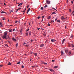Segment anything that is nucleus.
<instances>
[{"label":"nucleus","instance_id":"1","mask_svg":"<svg viewBox=\"0 0 74 74\" xmlns=\"http://www.w3.org/2000/svg\"><path fill=\"white\" fill-rule=\"evenodd\" d=\"M7 33L6 32H5L4 34V35L3 36L2 38H3V39H6V40H7V39H9V40H10L11 39L10 38V37H9V36H8V38L7 37Z\"/></svg>","mask_w":74,"mask_h":74},{"label":"nucleus","instance_id":"2","mask_svg":"<svg viewBox=\"0 0 74 74\" xmlns=\"http://www.w3.org/2000/svg\"><path fill=\"white\" fill-rule=\"evenodd\" d=\"M49 70H50V71H51V72H52V73H54V72H55V71H54V70L51 69H49Z\"/></svg>","mask_w":74,"mask_h":74},{"label":"nucleus","instance_id":"3","mask_svg":"<svg viewBox=\"0 0 74 74\" xmlns=\"http://www.w3.org/2000/svg\"><path fill=\"white\" fill-rule=\"evenodd\" d=\"M50 1L48 0H47V3L48 4H50Z\"/></svg>","mask_w":74,"mask_h":74},{"label":"nucleus","instance_id":"4","mask_svg":"<svg viewBox=\"0 0 74 74\" xmlns=\"http://www.w3.org/2000/svg\"><path fill=\"white\" fill-rule=\"evenodd\" d=\"M30 8H29L28 9V10H27V14H28L29 12V11H30Z\"/></svg>","mask_w":74,"mask_h":74},{"label":"nucleus","instance_id":"5","mask_svg":"<svg viewBox=\"0 0 74 74\" xmlns=\"http://www.w3.org/2000/svg\"><path fill=\"white\" fill-rule=\"evenodd\" d=\"M55 41V39H51V42H53L54 41Z\"/></svg>","mask_w":74,"mask_h":74},{"label":"nucleus","instance_id":"6","mask_svg":"<svg viewBox=\"0 0 74 74\" xmlns=\"http://www.w3.org/2000/svg\"><path fill=\"white\" fill-rule=\"evenodd\" d=\"M0 25L1 27H2V26H3V24H2V23L1 22H0Z\"/></svg>","mask_w":74,"mask_h":74},{"label":"nucleus","instance_id":"7","mask_svg":"<svg viewBox=\"0 0 74 74\" xmlns=\"http://www.w3.org/2000/svg\"><path fill=\"white\" fill-rule=\"evenodd\" d=\"M61 18L62 19H63V20L65 19V18H64V17L63 16H62L61 17Z\"/></svg>","mask_w":74,"mask_h":74},{"label":"nucleus","instance_id":"8","mask_svg":"<svg viewBox=\"0 0 74 74\" xmlns=\"http://www.w3.org/2000/svg\"><path fill=\"white\" fill-rule=\"evenodd\" d=\"M61 55H63V54H64V53H63V52L62 51H61Z\"/></svg>","mask_w":74,"mask_h":74},{"label":"nucleus","instance_id":"9","mask_svg":"<svg viewBox=\"0 0 74 74\" xmlns=\"http://www.w3.org/2000/svg\"><path fill=\"white\" fill-rule=\"evenodd\" d=\"M12 40H13V41H16V39H15L14 38H12Z\"/></svg>","mask_w":74,"mask_h":74},{"label":"nucleus","instance_id":"10","mask_svg":"<svg viewBox=\"0 0 74 74\" xmlns=\"http://www.w3.org/2000/svg\"><path fill=\"white\" fill-rule=\"evenodd\" d=\"M40 47H44V44H42L40 46Z\"/></svg>","mask_w":74,"mask_h":74},{"label":"nucleus","instance_id":"11","mask_svg":"<svg viewBox=\"0 0 74 74\" xmlns=\"http://www.w3.org/2000/svg\"><path fill=\"white\" fill-rule=\"evenodd\" d=\"M65 41V39H63V40H62V44H63V43H64V41Z\"/></svg>","mask_w":74,"mask_h":74},{"label":"nucleus","instance_id":"12","mask_svg":"<svg viewBox=\"0 0 74 74\" xmlns=\"http://www.w3.org/2000/svg\"><path fill=\"white\" fill-rule=\"evenodd\" d=\"M34 55H35V56H37V53H35Z\"/></svg>","mask_w":74,"mask_h":74},{"label":"nucleus","instance_id":"13","mask_svg":"<svg viewBox=\"0 0 74 74\" xmlns=\"http://www.w3.org/2000/svg\"><path fill=\"white\" fill-rule=\"evenodd\" d=\"M5 13H6V12L4 11H2L1 12V14H4Z\"/></svg>","mask_w":74,"mask_h":74},{"label":"nucleus","instance_id":"14","mask_svg":"<svg viewBox=\"0 0 74 74\" xmlns=\"http://www.w3.org/2000/svg\"><path fill=\"white\" fill-rule=\"evenodd\" d=\"M31 35H32V34H31V31H29V35L31 36Z\"/></svg>","mask_w":74,"mask_h":74},{"label":"nucleus","instance_id":"15","mask_svg":"<svg viewBox=\"0 0 74 74\" xmlns=\"http://www.w3.org/2000/svg\"><path fill=\"white\" fill-rule=\"evenodd\" d=\"M68 47H71V44H68Z\"/></svg>","mask_w":74,"mask_h":74},{"label":"nucleus","instance_id":"16","mask_svg":"<svg viewBox=\"0 0 74 74\" xmlns=\"http://www.w3.org/2000/svg\"><path fill=\"white\" fill-rule=\"evenodd\" d=\"M41 10H44V8H43V7H42L40 8Z\"/></svg>","mask_w":74,"mask_h":74},{"label":"nucleus","instance_id":"17","mask_svg":"<svg viewBox=\"0 0 74 74\" xmlns=\"http://www.w3.org/2000/svg\"><path fill=\"white\" fill-rule=\"evenodd\" d=\"M8 65H11V62H9L8 64Z\"/></svg>","mask_w":74,"mask_h":74},{"label":"nucleus","instance_id":"18","mask_svg":"<svg viewBox=\"0 0 74 74\" xmlns=\"http://www.w3.org/2000/svg\"><path fill=\"white\" fill-rule=\"evenodd\" d=\"M47 19H51V16H49V17L47 18Z\"/></svg>","mask_w":74,"mask_h":74},{"label":"nucleus","instance_id":"19","mask_svg":"<svg viewBox=\"0 0 74 74\" xmlns=\"http://www.w3.org/2000/svg\"><path fill=\"white\" fill-rule=\"evenodd\" d=\"M71 45H72V48H74V45H73L72 44Z\"/></svg>","mask_w":74,"mask_h":74},{"label":"nucleus","instance_id":"20","mask_svg":"<svg viewBox=\"0 0 74 74\" xmlns=\"http://www.w3.org/2000/svg\"><path fill=\"white\" fill-rule=\"evenodd\" d=\"M44 8H46L47 7V5H44Z\"/></svg>","mask_w":74,"mask_h":74},{"label":"nucleus","instance_id":"21","mask_svg":"<svg viewBox=\"0 0 74 74\" xmlns=\"http://www.w3.org/2000/svg\"><path fill=\"white\" fill-rule=\"evenodd\" d=\"M54 69H56V68H58V66H55L54 67Z\"/></svg>","mask_w":74,"mask_h":74},{"label":"nucleus","instance_id":"22","mask_svg":"<svg viewBox=\"0 0 74 74\" xmlns=\"http://www.w3.org/2000/svg\"><path fill=\"white\" fill-rule=\"evenodd\" d=\"M73 37V35L72 34L71 35V38H72Z\"/></svg>","mask_w":74,"mask_h":74},{"label":"nucleus","instance_id":"23","mask_svg":"<svg viewBox=\"0 0 74 74\" xmlns=\"http://www.w3.org/2000/svg\"><path fill=\"white\" fill-rule=\"evenodd\" d=\"M26 36H28V33L27 32L26 33Z\"/></svg>","mask_w":74,"mask_h":74},{"label":"nucleus","instance_id":"24","mask_svg":"<svg viewBox=\"0 0 74 74\" xmlns=\"http://www.w3.org/2000/svg\"><path fill=\"white\" fill-rule=\"evenodd\" d=\"M57 21L58 22H59V23H60V20H57Z\"/></svg>","mask_w":74,"mask_h":74},{"label":"nucleus","instance_id":"25","mask_svg":"<svg viewBox=\"0 0 74 74\" xmlns=\"http://www.w3.org/2000/svg\"><path fill=\"white\" fill-rule=\"evenodd\" d=\"M29 30H30L29 28L26 31V32H28V31H29Z\"/></svg>","mask_w":74,"mask_h":74},{"label":"nucleus","instance_id":"26","mask_svg":"<svg viewBox=\"0 0 74 74\" xmlns=\"http://www.w3.org/2000/svg\"><path fill=\"white\" fill-rule=\"evenodd\" d=\"M47 26H50V24L48 23V24H47Z\"/></svg>","mask_w":74,"mask_h":74},{"label":"nucleus","instance_id":"27","mask_svg":"<svg viewBox=\"0 0 74 74\" xmlns=\"http://www.w3.org/2000/svg\"><path fill=\"white\" fill-rule=\"evenodd\" d=\"M3 67V65H0V68H1V67Z\"/></svg>","mask_w":74,"mask_h":74},{"label":"nucleus","instance_id":"28","mask_svg":"<svg viewBox=\"0 0 74 74\" xmlns=\"http://www.w3.org/2000/svg\"><path fill=\"white\" fill-rule=\"evenodd\" d=\"M12 29L10 30H9V32H12Z\"/></svg>","mask_w":74,"mask_h":74},{"label":"nucleus","instance_id":"29","mask_svg":"<svg viewBox=\"0 0 74 74\" xmlns=\"http://www.w3.org/2000/svg\"><path fill=\"white\" fill-rule=\"evenodd\" d=\"M21 3H19V5H18V7H19V6L20 5H21Z\"/></svg>","mask_w":74,"mask_h":74},{"label":"nucleus","instance_id":"30","mask_svg":"<svg viewBox=\"0 0 74 74\" xmlns=\"http://www.w3.org/2000/svg\"><path fill=\"white\" fill-rule=\"evenodd\" d=\"M56 14L55 12H53L51 14Z\"/></svg>","mask_w":74,"mask_h":74},{"label":"nucleus","instance_id":"31","mask_svg":"<svg viewBox=\"0 0 74 74\" xmlns=\"http://www.w3.org/2000/svg\"><path fill=\"white\" fill-rule=\"evenodd\" d=\"M20 63H21V62H17V64H20Z\"/></svg>","mask_w":74,"mask_h":74},{"label":"nucleus","instance_id":"32","mask_svg":"<svg viewBox=\"0 0 74 74\" xmlns=\"http://www.w3.org/2000/svg\"><path fill=\"white\" fill-rule=\"evenodd\" d=\"M69 55H70V54H71V52H70V51L69 52Z\"/></svg>","mask_w":74,"mask_h":74},{"label":"nucleus","instance_id":"33","mask_svg":"<svg viewBox=\"0 0 74 74\" xmlns=\"http://www.w3.org/2000/svg\"><path fill=\"white\" fill-rule=\"evenodd\" d=\"M55 62V60H52V62Z\"/></svg>","mask_w":74,"mask_h":74},{"label":"nucleus","instance_id":"34","mask_svg":"<svg viewBox=\"0 0 74 74\" xmlns=\"http://www.w3.org/2000/svg\"><path fill=\"white\" fill-rule=\"evenodd\" d=\"M53 10H56V11H57V10H56V9H55L54 8H52Z\"/></svg>","mask_w":74,"mask_h":74},{"label":"nucleus","instance_id":"35","mask_svg":"<svg viewBox=\"0 0 74 74\" xmlns=\"http://www.w3.org/2000/svg\"><path fill=\"white\" fill-rule=\"evenodd\" d=\"M22 68H24V66L23 65H22L21 66Z\"/></svg>","mask_w":74,"mask_h":74},{"label":"nucleus","instance_id":"36","mask_svg":"<svg viewBox=\"0 0 74 74\" xmlns=\"http://www.w3.org/2000/svg\"><path fill=\"white\" fill-rule=\"evenodd\" d=\"M51 22H54V21L52 20L51 21Z\"/></svg>","mask_w":74,"mask_h":74},{"label":"nucleus","instance_id":"37","mask_svg":"<svg viewBox=\"0 0 74 74\" xmlns=\"http://www.w3.org/2000/svg\"><path fill=\"white\" fill-rule=\"evenodd\" d=\"M67 50H65V52H66V53H67Z\"/></svg>","mask_w":74,"mask_h":74},{"label":"nucleus","instance_id":"38","mask_svg":"<svg viewBox=\"0 0 74 74\" xmlns=\"http://www.w3.org/2000/svg\"><path fill=\"white\" fill-rule=\"evenodd\" d=\"M18 43L16 44V47H18Z\"/></svg>","mask_w":74,"mask_h":74},{"label":"nucleus","instance_id":"39","mask_svg":"<svg viewBox=\"0 0 74 74\" xmlns=\"http://www.w3.org/2000/svg\"><path fill=\"white\" fill-rule=\"evenodd\" d=\"M42 19H43L44 18V16H42Z\"/></svg>","mask_w":74,"mask_h":74},{"label":"nucleus","instance_id":"40","mask_svg":"<svg viewBox=\"0 0 74 74\" xmlns=\"http://www.w3.org/2000/svg\"><path fill=\"white\" fill-rule=\"evenodd\" d=\"M40 17L39 16H38L37 18L38 19H40Z\"/></svg>","mask_w":74,"mask_h":74},{"label":"nucleus","instance_id":"41","mask_svg":"<svg viewBox=\"0 0 74 74\" xmlns=\"http://www.w3.org/2000/svg\"><path fill=\"white\" fill-rule=\"evenodd\" d=\"M15 29H13V32H14V31H15Z\"/></svg>","mask_w":74,"mask_h":74},{"label":"nucleus","instance_id":"42","mask_svg":"<svg viewBox=\"0 0 74 74\" xmlns=\"http://www.w3.org/2000/svg\"><path fill=\"white\" fill-rule=\"evenodd\" d=\"M25 44H26V43L24 42L23 44V45H25Z\"/></svg>","mask_w":74,"mask_h":74},{"label":"nucleus","instance_id":"43","mask_svg":"<svg viewBox=\"0 0 74 74\" xmlns=\"http://www.w3.org/2000/svg\"><path fill=\"white\" fill-rule=\"evenodd\" d=\"M41 30H44V29L42 28V29H41Z\"/></svg>","mask_w":74,"mask_h":74},{"label":"nucleus","instance_id":"44","mask_svg":"<svg viewBox=\"0 0 74 74\" xmlns=\"http://www.w3.org/2000/svg\"><path fill=\"white\" fill-rule=\"evenodd\" d=\"M40 29V28H37V29H38V30H39V29Z\"/></svg>","mask_w":74,"mask_h":74},{"label":"nucleus","instance_id":"45","mask_svg":"<svg viewBox=\"0 0 74 74\" xmlns=\"http://www.w3.org/2000/svg\"><path fill=\"white\" fill-rule=\"evenodd\" d=\"M18 10H19L18 9H17V10L16 11V12H17L18 11Z\"/></svg>","mask_w":74,"mask_h":74},{"label":"nucleus","instance_id":"46","mask_svg":"<svg viewBox=\"0 0 74 74\" xmlns=\"http://www.w3.org/2000/svg\"><path fill=\"white\" fill-rule=\"evenodd\" d=\"M21 9V8H18V10H20V9Z\"/></svg>","mask_w":74,"mask_h":74},{"label":"nucleus","instance_id":"47","mask_svg":"<svg viewBox=\"0 0 74 74\" xmlns=\"http://www.w3.org/2000/svg\"><path fill=\"white\" fill-rule=\"evenodd\" d=\"M22 29H21V31H20V32H22Z\"/></svg>","mask_w":74,"mask_h":74},{"label":"nucleus","instance_id":"48","mask_svg":"<svg viewBox=\"0 0 74 74\" xmlns=\"http://www.w3.org/2000/svg\"><path fill=\"white\" fill-rule=\"evenodd\" d=\"M71 3L72 4H73V1H71Z\"/></svg>","mask_w":74,"mask_h":74},{"label":"nucleus","instance_id":"49","mask_svg":"<svg viewBox=\"0 0 74 74\" xmlns=\"http://www.w3.org/2000/svg\"><path fill=\"white\" fill-rule=\"evenodd\" d=\"M31 41L32 42H33V40H31Z\"/></svg>","mask_w":74,"mask_h":74},{"label":"nucleus","instance_id":"50","mask_svg":"<svg viewBox=\"0 0 74 74\" xmlns=\"http://www.w3.org/2000/svg\"><path fill=\"white\" fill-rule=\"evenodd\" d=\"M55 20L56 21H57V18H56Z\"/></svg>","mask_w":74,"mask_h":74},{"label":"nucleus","instance_id":"51","mask_svg":"<svg viewBox=\"0 0 74 74\" xmlns=\"http://www.w3.org/2000/svg\"><path fill=\"white\" fill-rule=\"evenodd\" d=\"M17 22H18V21H16L15 22V23H17Z\"/></svg>","mask_w":74,"mask_h":74},{"label":"nucleus","instance_id":"52","mask_svg":"<svg viewBox=\"0 0 74 74\" xmlns=\"http://www.w3.org/2000/svg\"><path fill=\"white\" fill-rule=\"evenodd\" d=\"M29 8V5H28L27 7V8Z\"/></svg>","mask_w":74,"mask_h":74},{"label":"nucleus","instance_id":"53","mask_svg":"<svg viewBox=\"0 0 74 74\" xmlns=\"http://www.w3.org/2000/svg\"><path fill=\"white\" fill-rule=\"evenodd\" d=\"M25 10H24L23 11V12H25Z\"/></svg>","mask_w":74,"mask_h":74},{"label":"nucleus","instance_id":"54","mask_svg":"<svg viewBox=\"0 0 74 74\" xmlns=\"http://www.w3.org/2000/svg\"><path fill=\"white\" fill-rule=\"evenodd\" d=\"M65 29H66V28H67V27H66V26H65Z\"/></svg>","mask_w":74,"mask_h":74},{"label":"nucleus","instance_id":"55","mask_svg":"<svg viewBox=\"0 0 74 74\" xmlns=\"http://www.w3.org/2000/svg\"><path fill=\"white\" fill-rule=\"evenodd\" d=\"M44 64H47V63H44Z\"/></svg>","mask_w":74,"mask_h":74},{"label":"nucleus","instance_id":"56","mask_svg":"<svg viewBox=\"0 0 74 74\" xmlns=\"http://www.w3.org/2000/svg\"><path fill=\"white\" fill-rule=\"evenodd\" d=\"M26 45V46L27 47V46H28V45Z\"/></svg>","mask_w":74,"mask_h":74},{"label":"nucleus","instance_id":"57","mask_svg":"<svg viewBox=\"0 0 74 74\" xmlns=\"http://www.w3.org/2000/svg\"><path fill=\"white\" fill-rule=\"evenodd\" d=\"M4 5H6L5 3H4Z\"/></svg>","mask_w":74,"mask_h":74},{"label":"nucleus","instance_id":"58","mask_svg":"<svg viewBox=\"0 0 74 74\" xmlns=\"http://www.w3.org/2000/svg\"><path fill=\"white\" fill-rule=\"evenodd\" d=\"M2 19H3V20H5V18H3Z\"/></svg>","mask_w":74,"mask_h":74},{"label":"nucleus","instance_id":"59","mask_svg":"<svg viewBox=\"0 0 74 74\" xmlns=\"http://www.w3.org/2000/svg\"><path fill=\"white\" fill-rule=\"evenodd\" d=\"M10 11H11V12H13V10H11Z\"/></svg>","mask_w":74,"mask_h":74},{"label":"nucleus","instance_id":"60","mask_svg":"<svg viewBox=\"0 0 74 74\" xmlns=\"http://www.w3.org/2000/svg\"><path fill=\"white\" fill-rule=\"evenodd\" d=\"M69 11H70V12L71 11V9H69Z\"/></svg>","mask_w":74,"mask_h":74},{"label":"nucleus","instance_id":"61","mask_svg":"<svg viewBox=\"0 0 74 74\" xmlns=\"http://www.w3.org/2000/svg\"><path fill=\"white\" fill-rule=\"evenodd\" d=\"M42 21H43V19H42V21H41V22H42Z\"/></svg>","mask_w":74,"mask_h":74},{"label":"nucleus","instance_id":"62","mask_svg":"<svg viewBox=\"0 0 74 74\" xmlns=\"http://www.w3.org/2000/svg\"><path fill=\"white\" fill-rule=\"evenodd\" d=\"M29 25H30V23H29Z\"/></svg>","mask_w":74,"mask_h":74},{"label":"nucleus","instance_id":"63","mask_svg":"<svg viewBox=\"0 0 74 74\" xmlns=\"http://www.w3.org/2000/svg\"><path fill=\"white\" fill-rule=\"evenodd\" d=\"M22 5V3L21 4V5Z\"/></svg>","mask_w":74,"mask_h":74},{"label":"nucleus","instance_id":"64","mask_svg":"<svg viewBox=\"0 0 74 74\" xmlns=\"http://www.w3.org/2000/svg\"><path fill=\"white\" fill-rule=\"evenodd\" d=\"M73 15L74 16V14H73Z\"/></svg>","mask_w":74,"mask_h":74}]
</instances>
